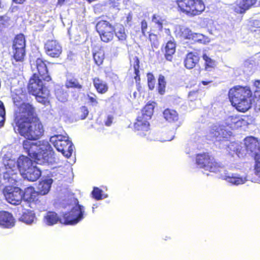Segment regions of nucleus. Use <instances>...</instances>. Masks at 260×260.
<instances>
[{"mask_svg": "<svg viewBox=\"0 0 260 260\" xmlns=\"http://www.w3.org/2000/svg\"><path fill=\"white\" fill-rule=\"evenodd\" d=\"M15 128L18 133L27 139L23 147L31 157L38 164H53L56 162L53 149L47 141H30L39 139L44 134V127L35 114L34 108L29 104H21L16 111Z\"/></svg>", "mask_w": 260, "mask_h": 260, "instance_id": "obj_1", "label": "nucleus"}, {"mask_svg": "<svg viewBox=\"0 0 260 260\" xmlns=\"http://www.w3.org/2000/svg\"><path fill=\"white\" fill-rule=\"evenodd\" d=\"M32 166V160L24 155L20 156L17 161L5 155L0 162V173L2 175L1 181L3 183L10 182L14 184L17 181L18 170L22 175Z\"/></svg>", "mask_w": 260, "mask_h": 260, "instance_id": "obj_2", "label": "nucleus"}, {"mask_svg": "<svg viewBox=\"0 0 260 260\" xmlns=\"http://www.w3.org/2000/svg\"><path fill=\"white\" fill-rule=\"evenodd\" d=\"M230 101L239 111L245 112L251 106L252 92L249 87L236 86L229 91Z\"/></svg>", "mask_w": 260, "mask_h": 260, "instance_id": "obj_3", "label": "nucleus"}, {"mask_svg": "<svg viewBox=\"0 0 260 260\" xmlns=\"http://www.w3.org/2000/svg\"><path fill=\"white\" fill-rule=\"evenodd\" d=\"M42 80L43 79L39 77L37 73H35L29 79L28 90L36 96L38 102L45 104L48 101L49 91L44 86Z\"/></svg>", "mask_w": 260, "mask_h": 260, "instance_id": "obj_4", "label": "nucleus"}, {"mask_svg": "<svg viewBox=\"0 0 260 260\" xmlns=\"http://www.w3.org/2000/svg\"><path fill=\"white\" fill-rule=\"evenodd\" d=\"M178 10L190 17L201 15L205 10L203 0H176Z\"/></svg>", "mask_w": 260, "mask_h": 260, "instance_id": "obj_5", "label": "nucleus"}, {"mask_svg": "<svg viewBox=\"0 0 260 260\" xmlns=\"http://www.w3.org/2000/svg\"><path fill=\"white\" fill-rule=\"evenodd\" d=\"M50 141L53 144L57 151L61 152L68 158L73 152L72 143L66 135H56L51 137Z\"/></svg>", "mask_w": 260, "mask_h": 260, "instance_id": "obj_6", "label": "nucleus"}, {"mask_svg": "<svg viewBox=\"0 0 260 260\" xmlns=\"http://www.w3.org/2000/svg\"><path fill=\"white\" fill-rule=\"evenodd\" d=\"M75 205L72 208L71 211L63 214L60 223L65 224H76L84 218L85 213L83 206L75 202Z\"/></svg>", "mask_w": 260, "mask_h": 260, "instance_id": "obj_7", "label": "nucleus"}, {"mask_svg": "<svg viewBox=\"0 0 260 260\" xmlns=\"http://www.w3.org/2000/svg\"><path fill=\"white\" fill-rule=\"evenodd\" d=\"M2 184L5 185L3 193L6 200L10 204L17 205L20 204L22 200V191L19 187H13L14 184L8 182ZM16 182L14 183L15 184Z\"/></svg>", "mask_w": 260, "mask_h": 260, "instance_id": "obj_8", "label": "nucleus"}, {"mask_svg": "<svg viewBox=\"0 0 260 260\" xmlns=\"http://www.w3.org/2000/svg\"><path fill=\"white\" fill-rule=\"evenodd\" d=\"M196 162L199 167L211 172L220 171L221 169V166L215 161L214 158L207 154L198 155Z\"/></svg>", "mask_w": 260, "mask_h": 260, "instance_id": "obj_9", "label": "nucleus"}, {"mask_svg": "<svg viewBox=\"0 0 260 260\" xmlns=\"http://www.w3.org/2000/svg\"><path fill=\"white\" fill-rule=\"evenodd\" d=\"M96 28L103 42H108L113 39L115 30L113 26L109 22L100 21L96 24Z\"/></svg>", "mask_w": 260, "mask_h": 260, "instance_id": "obj_10", "label": "nucleus"}, {"mask_svg": "<svg viewBox=\"0 0 260 260\" xmlns=\"http://www.w3.org/2000/svg\"><path fill=\"white\" fill-rule=\"evenodd\" d=\"M25 40L24 36L20 34L17 35L13 44L14 58L17 61H22L25 55Z\"/></svg>", "mask_w": 260, "mask_h": 260, "instance_id": "obj_11", "label": "nucleus"}, {"mask_svg": "<svg viewBox=\"0 0 260 260\" xmlns=\"http://www.w3.org/2000/svg\"><path fill=\"white\" fill-rule=\"evenodd\" d=\"M221 177L227 182L234 185H239L245 183L248 179L247 175H241L237 173L225 172Z\"/></svg>", "mask_w": 260, "mask_h": 260, "instance_id": "obj_12", "label": "nucleus"}, {"mask_svg": "<svg viewBox=\"0 0 260 260\" xmlns=\"http://www.w3.org/2000/svg\"><path fill=\"white\" fill-rule=\"evenodd\" d=\"M47 54L52 57H58L62 52V47L56 40H49L45 45Z\"/></svg>", "mask_w": 260, "mask_h": 260, "instance_id": "obj_13", "label": "nucleus"}, {"mask_svg": "<svg viewBox=\"0 0 260 260\" xmlns=\"http://www.w3.org/2000/svg\"><path fill=\"white\" fill-rule=\"evenodd\" d=\"M257 0H237L232 9L237 13L243 14L253 6Z\"/></svg>", "mask_w": 260, "mask_h": 260, "instance_id": "obj_14", "label": "nucleus"}, {"mask_svg": "<svg viewBox=\"0 0 260 260\" xmlns=\"http://www.w3.org/2000/svg\"><path fill=\"white\" fill-rule=\"evenodd\" d=\"M244 141L247 152L252 153L254 157L260 155V144L256 138L248 137L245 139Z\"/></svg>", "mask_w": 260, "mask_h": 260, "instance_id": "obj_15", "label": "nucleus"}, {"mask_svg": "<svg viewBox=\"0 0 260 260\" xmlns=\"http://www.w3.org/2000/svg\"><path fill=\"white\" fill-rule=\"evenodd\" d=\"M15 223V220L10 213L2 211H0V226L4 228H11Z\"/></svg>", "mask_w": 260, "mask_h": 260, "instance_id": "obj_16", "label": "nucleus"}, {"mask_svg": "<svg viewBox=\"0 0 260 260\" xmlns=\"http://www.w3.org/2000/svg\"><path fill=\"white\" fill-rule=\"evenodd\" d=\"M32 68H36L38 72V75L44 80L49 81L51 78L48 75L47 69L46 64L40 58H38L35 63L32 66Z\"/></svg>", "mask_w": 260, "mask_h": 260, "instance_id": "obj_17", "label": "nucleus"}, {"mask_svg": "<svg viewBox=\"0 0 260 260\" xmlns=\"http://www.w3.org/2000/svg\"><path fill=\"white\" fill-rule=\"evenodd\" d=\"M41 174L40 169L34 165L23 173L22 176L29 181H35L40 177Z\"/></svg>", "mask_w": 260, "mask_h": 260, "instance_id": "obj_18", "label": "nucleus"}, {"mask_svg": "<svg viewBox=\"0 0 260 260\" xmlns=\"http://www.w3.org/2000/svg\"><path fill=\"white\" fill-rule=\"evenodd\" d=\"M38 193L32 187H28L22 191V199L28 203H35L38 201Z\"/></svg>", "mask_w": 260, "mask_h": 260, "instance_id": "obj_19", "label": "nucleus"}, {"mask_svg": "<svg viewBox=\"0 0 260 260\" xmlns=\"http://www.w3.org/2000/svg\"><path fill=\"white\" fill-rule=\"evenodd\" d=\"M199 61V57L196 53H188L184 60V66L188 69H193Z\"/></svg>", "mask_w": 260, "mask_h": 260, "instance_id": "obj_20", "label": "nucleus"}, {"mask_svg": "<svg viewBox=\"0 0 260 260\" xmlns=\"http://www.w3.org/2000/svg\"><path fill=\"white\" fill-rule=\"evenodd\" d=\"M53 180L52 179H47L40 181L38 185V193L39 194H47L51 188Z\"/></svg>", "mask_w": 260, "mask_h": 260, "instance_id": "obj_21", "label": "nucleus"}, {"mask_svg": "<svg viewBox=\"0 0 260 260\" xmlns=\"http://www.w3.org/2000/svg\"><path fill=\"white\" fill-rule=\"evenodd\" d=\"M19 220L27 224H31L36 222L37 218L33 211L25 210L20 217Z\"/></svg>", "mask_w": 260, "mask_h": 260, "instance_id": "obj_22", "label": "nucleus"}, {"mask_svg": "<svg viewBox=\"0 0 260 260\" xmlns=\"http://www.w3.org/2000/svg\"><path fill=\"white\" fill-rule=\"evenodd\" d=\"M57 214L54 212H48L43 217L44 223L48 226H52L56 224L58 221L60 222V219Z\"/></svg>", "mask_w": 260, "mask_h": 260, "instance_id": "obj_23", "label": "nucleus"}, {"mask_svg": "<svg viewBox=\"0 0 260 260\" xmlns=\"http://www.w3.org/2000/svg\"><path fill=\"white\" fill-rule=\"evenodd\" d=\"M134 129L137 131H142V134L144 132H148L149 127V123L147 120L144 119L143 117L139 116L137 119L136 122L134 123ZM141 135V133H140Z\"/></svg>", "mask_w": 260, "mask_h": 260, "instance_id": "obj_24", "label": "nucleus"}, {"mask_svg": "<svg viewBox=\"0 0 260 260\" xmlns=\"http://www.w3.org/2000/svg\"><path fill=\"white\" fill-rule=\"evenodd\" d=\"M230 134L228 133L221 127H214V128L210 130L209 133V137L211 139L213 138H219V140H221L220 138H227L228 136H230Z\"/></svg>", "mask_w": 260, "mask_h": 260, "instance_id": "obj_25", "label": "nucleus"}, {"mask_svg": "<svg viewBox=\"0 0 260 260\" xmlns=\"http://www.w3.org/2000/svg\"><path fill=\"white\" fill-rule=\"evenodd\" d=\"M93 84L97 91L100 93H105L108 90V86L107 83L99 78H95L94 79Z\"/></svg>", "mask_w": 260, "mask_h": 260, "instance_id": "obj_26", "label": "nucleus"}, {"mask_svg": "<svg viewBox=\"0 0 260 260\" xmlns=\"http://www.w3.org/2000/svg\"><path fill=\"white\" fill-rule=\"evenodd\" d=\"M176 50V44L174 42L170 41L168 42L165 47V56L167 60L171 61L172 58V55L174 54Z\"/></svg>", "mask_w": 260, "mask_h": 260, "instance_id": "obj_27", "label": "nucleus"}, {"mask_svg": "<svg viewBox=\"0 0 260 260\" xmlns=\"http://www.w3.org/2000/svg\"><path fill=\"white\" fill-rule=\"evenodd\" d=\"M163 114L164 118L169 122L175 121L178 119V113L176 111L172 109H166L164 111Z\"/></svg>", "mask_w": 260, "mask_h": 260, "instance_id": "obj_28", "label": "nucleus"}, {"mask_svg": "<svg viewBox=\"0 0 260 260\" xmlns=\"http://www.w3.org/2000/svg\"><path fill=\"white\" fill-rule=\"evenodd\" d=\"M154 105L152 104H147L142 111V115L140 117L148 121L151 119L154 110Z\"/></svg>", "mask_w": 260, "mask_h": 260, "instance_id": "obj_29", "label": "nucleus"}, {"mask_svg": "<svg viewBox=\"0 0 260 260\" xmlns=\"http://www.w3.org/2000/svg\"><path fill=\"white\" fill-rule=\"evenodd\" d=\"M93 58L95 63L98 66L101 65L105 59V52L102 49H100L93 53Z\"/></svg>", "mask_w": 260, "mask_h": 260, "instance_id": "obj_30", "label": "nucleus"}, {"mask_svg": "<svg viewBox=\"0 0 260 260\" xmlns=\"http://www.w3.org/2000/svg\"><path fill=\"white\" fill-rule=\"evenodd\" d=\"M115 35L120 41H124L126 40V35L125 34V29L121 25L117 26Z\"/></svg>", "mask_w": 260, "mask_h": 260, "instance_id": "obj_31", "label": "nucleus"}, {"mask_svg": "<svg viewBox=\"0 0 260 260\" xmlns=\"http://www.w3.org/2000/svg\"><path fill=\"white\" fill-rule=\"evenodd\" d=\"M158 91L160 94H163L165 92L166 82L165 77L161 75H159L158 79Z\"/></svg>", "mask_w": 260, "mask_h": 260, "instance_id": "obj_32", "label": "nucleus"}, {"mask_svg": "<svg viewBox=\"0 0 260 260\" xmlns=\"http://www.w3.org/2000/svg\"><path fill=\"white\" fill-rule=\"evenodd\" d=\"M57 99L61 102H65L68 100V94L61 89H57L55 91Z\"/></svg>", "mask_w": 260, "mask_h": 260, "instance_id": "obj_33", "label": "nucleus"}, {"mask_svg": "<svg viewBox=\"0 0 260 260\" xmlns=\"http://www.w3.org/2000/svg\"><path fill=\"white\" fill-rule=\"evenodd\" d=\"M152 21L157 25L159 29L162 27V24L165 21V19L158 14H155L153 15Z\"/></svg>", "mask_w": 260, "mask_h": 260, "instance_id": "obj_34", "label": "nucleus"}, {"mask_svg": "<svg viewBox=\"0 0 260 260\" xmlns=\"http://www.w3.org/2000/svg\"><path fill=\"white\" fill-rule=\"evenodd\" d=\"M66 85L67 88H75L77 89H81L82 85H81L78 80L75 79H71L67 81Z\"/></svg>", "mask_w": 260, "mask_h": 260, "instance_id": "obj_35", "label": "nucleus"}, {"mask_svg": "<svg viewBox=\"0 0 260 260\" xmlns=\"http://www.w3.org/2000/svg\"><path fill=\"white\" fill-rule=\"evenodd\" d=\"M102 190L98 187H94L92 192V196L97 200H101L103 198H107V194H102Z\"/></svg>", "mask_w": 260, "mask_h": 260, "instance_id": "obj_36", "label": "nucleus"}, {"mask_svg": "<svg viewBox=\"0 0 260 260\" xmlns=\"http://www.w3.org/2000/svg\"><path fill=\"white\" fill-rule=\"evenodd\" d=\"M253 89L255 97L260 100V80L253 82Z\"/></svg>", "mask_w": 260, "mask_h": 260, "instance_id": "obj_37", "label": "nucleus"}, {"mask_svg": "<svg viewBox=\"0 0 260 260\" xmlns=\"http://www.w3.org/2000/svg\"><path fill=\"white\" fill-rule=\"evenodd\" d=\"M203 58L205 61L206 69L208 68H214L216 66L215 61L210 58L206 54L203 55Z\"/></svg>", "mask_w": 260, "mask_h": 260, "instance_id": "obj_38", "label": "nucleus"}, {"mask_svg": "<svg viewBox=\"0 0 260 260\" xmlns=\"http://www.w3.org/2000/svg\"><path fill=\"white\" fill-rule=\"evenodd\" d=\"M148 86L150 90L154 89L155 84V80L152 74L149 73L147 75Z\"/></svg>", "mask_w": 260, "mask_h": 260, "instance_id": "obj_39", "label": "nucleus"}, {"mask_svg": "<svg viewBox=\"0 0 260 260\" xmlns=\"http://www.w3.org/2000/svg\"><path fill=\"white\" fill-rule=\"evenodd\" d=\"M181 32V36L183 38L186 39H190L193 32L188 28L182 27L180 28Z\"/></svg>", "mask_w": 260, "mask_h": 260, "instance_id": "obj_40", "label": "nucleus"}, {"mask_svg": "<svg viewBox=\"0 0 260 260\" xmlns=\"http://www.w3.org/2000/svg\"><path fill=\"white\" fill-rule=\"evenodd\" d=\"M5 120V109L4 104L0 101V127L4 125Z\"/></svg>", "mask_w": 260, "mask_h": 260, "instance_id": "obj_41", "label": "nucleus"}, {"mask_svg": "<svg viewBox=\"0 0 260 260\" xmlns=\"http://www.w3.org/2000/svg\"><path fill=\"white\" fill-rule=\"evenodd\" d=\"M10 19L6 16H0V30L8 26Z\"/></svg>", "mask_w": 260, "mask_h": 260, "instance_id": "obj_42", "label": "nucleus"}, {"mask_svg": "<svg viewBox=\"0 0 260 260\" xmlns=\"http://www.w3.org/2000/svg\"><path fill=\"white\" fill-rule=\"evenodd\" d=\"M238 117L231 116L227 119V123L232 128H235Z\"/></svg>", "mask_w": 260, "mask_h": 260, "instance_id": "obj_43", "label": "nucleus"}, {"mask_svg": "<svg viewBox=\"0 0 260 260\" xmlns=\"http://www.w3.org/2000/svg\"><path fill=\"white\" fill-rule=\"evenodd\" d=\"M139 60L137 58H136L135 61V64L134 65V71H135V73L136 75L135 77L136 81L140 80V76L139 75Z\"/></svg>", "mask_w": 260, "mask_h": 260, "instance_id": "obj_44", "label": "nucleus"}, {"mask_svg": "<svg viewBox=\"0 0 260 260\" xmlns=\"http://www.w3.org/2000/svg\"><path fill=\"white\" fill-rule=\"evenodd\" d=\"M255 171L256 175L260 178V155L255 157Z\"/></svg>", "mask_w": 260, "mask_h": 260, "instance_id": "obj_45", "label": "nucleus"}, {"mask_svg": "<svg viewBox=\"0 0 260 260\" xmlns=\"http://www.w3.org/2000/svg\"><path fill=\"white\" fill-rule=\"evenodd\" d=\"M239 146L236 143H232L229 147V148H230V149L231 150H233L234 151H235L236 154L238 155V156H240V151H239Z\"/></svg>", "mask_w": 260, "mask_h": 260, "instance_id": "obj_46", "label": "nucleus"}, {"mask_svg": "<svg viewBox=\"0 0 260 260\" xmlns=\"http://www.w3.org/2000/svg\"><path fill=\"white\" fill-rule=\"evenodd\" d=\"M199 37L201 39V40L199 41V42L201 43L206 44L210 42V39L208 37L202 34H201V36H199Z\"/></svg>", "mask_w": 260, "mask_h": 260, "instance_id": "obj_47", "label": "nucleus"}, {"mask_svg": "<svg viewBox=\"0 0 260 260\" xmlns=\"http://www.w3.org/2000/svg\"><path fill=\"white\" fill-rule=\"evenodd\" d=\"M245 122H246L242 118L238 117L235 128L241 127L242 125L245 124Z\"/></svg>", "mask_w": 260, "mask_h": 260, "instance_id": "obj_48", "label": "nucleus"}, {"mask_svg": "<svg viewBox=\"0 0 260 260\" xmlns=\"http://www.w3.org/2000/svg\"><path fill=\"white\" fill-rule=\"evenodd\" d=\"M80 110H81V112L83 114L81 116V118L83 119L85 118L86 117L88 114V110L87 108L86 107H84V106L81 107Z\"/></svg>", "mask_w": 260, "mask_h": 260, "instance_id": "obj_49", "label": "nucleus"}, {"mask_svg": "<svg viewBox=\"0 0 260 260\" xmlns=\"http://www.w3.org/2000/svg\"><path fill=\"white\" fill-rule=\"evenodd\" d=\"M199 36H201V34L193 32L190 40H191L194 42H199V41L201 40V39H200V37H199Z\"/></svg>", "mask_w": 260, "mask_h": 260, "instance_id": "obj_50", "label": "nucleus"}, {"mask_svg": "<svg viewBox=\"0 0 260 260\" xmlns=\"http://www.w3.org/2000/svg\"><path fill=\"white\" fill-rule=\"evenodd\" d=\"M147 28V23L145 20H143L141 22V29L142 32L144 35H145V31Z\"/></svg>", "mask_w": 260, "mask_h": 260, "instance_id": "obj_51", "label": "nucleus"}, {"mask_svg": "<svg viewBox=\"0 0 260 260\" xmlns=\"http://www.w3.org/2000/svg\"><path fill=\"white\" fill-rule=\"evenodd\" d=\"M149 40H150V42H152V44H155V42L157 41L156 35H155L153 34H150L149 35Z\"/></svg>", "mask_w": 260, "mask_h": 260, "instance_id": "obj_52", "label": "nucleus"}, {"mask_svg": "<svg viewBox=\"0 0 260 260\" xmlns=\"http://www.w3.org/2000/svg\"><path fill=\"white\" fill-rule=\"evenodd\" d=\"M88 99L90 102L94 104V105H97L98 104V101L96 99L95 95H94L93 96H91L90 95L88 96Z\"/></svg>", "mask_w": 260, "mask_h": 260, "instance_id": "obj_53", "label": "nucleus"}, {"mask_svg": "<svg viewBox=\"0 0 260 260\" xmlns=\"http://www.w3.org/2000/svg\"><path fill=\"white\" fill-rule=\"evenodd\" d=\"M112 122V118L111 117H108L105 124L107 126H110Z\"/></svg>", "mask_w": 260, "mask_h": 260, "instance_id": "obj_54", "label": "nucleus"}, {"mask_svg": "<svg viewBox=\"0 0 260 260\" xmlns=\"http://www.w3.org/2000/svg\"><path fill=\"white\" fill-rule=\"evenodd\" d=\"M25 0H14V1L18 4H22L23 3Z\"/></svg>", "mask_w": 260, "mask_h": 260, "instance_id": "obj_55", "label": "nucleus"}, {"mask_svg": "<svg viewBox=\"0 0 260 260\" xmlns=\"http://www.w3.org/2000/svg\"><path fill=\"white\" fill-rule=\"evenodd\" d=\"M64 2V0H58V4L59 5H62Z\"/></svg>", "mask_w": 260, "mask_h": 260, "instance_id": "obj_56", "label": "nucleus"}, {"mask_svg": "<svg viewBox=\"0 0 260 260\" xmlns=\"http://www.w3.org/2000/svg\"><path fill=\"white\" fill-rule=\"evenodd\" d=\"M202 84H203V85H207L208 84H209V83H210V82H209V81H202Z\"/></svg>", "mask_w": 260, "mask_h": 260, "instance_id": "obj_57", "label": "nucleus"}, {"mask_svg": "<svg viewBox=\"0 0 260 260\" xmlns=\"http://www.w3.org/2000/svg\"><path fill=\"white\" fill-rule=\"evenodd\" d=\"M132 17L129 15L127 17V21H130L132 20Z\"/></svg>", "mask_w": 260, "mask_h": 260, "instance_id": "obj_58", "label": "nucleus"}, {"mask_svg": "<svg viewBox=\"0 0 260 260\" xmlns=\"http://www.w3.org/2000/svg\"><path fill=\"white\" fill-rule=\"evenodd\" d=\"M137 92L135 91L133 92V96L134 98H137Z\"/></svg>", "mask_w": 260, "mask_h": 260, "instance_id": "obj_59", "label": "nucleus"}, {"mask_svg": "<svg viewBox=\"0 0 260 260\" xmlns=\"http://www.w3.org/2000/svg\"><path fill=\"white\" fill-rule=\"evenodd\" d=\"M173 137H174V136L172 137L170 139L166 140V141H171L173 139Z\"/></svg>", "mask_w": 260, "mask_h": 260, "instance_id": "obj_60", "label": "nucleus"}, {"mask_svg": "<svg viewBox=\"0 0 260 260\" xmlns=\"http://www.w3.org/2000/svg\"><path fill=\"white\" fill-rule=\"evenodd\" d=\"M96 207H97V206H95V205H94L92 207L93 210H94V208H95Z\"/></svg>", "mask_w": 260, "mask_h": 260, "instance_id": "obj_61", "label": "nucleus"}, {"mask_svg": "<svg viewBox=\"0 0 260 260\" xmlns=\"http://www.w3.org/2000/svg\"><path fill=\"white\" fill-rule=\"evenodd\" d=\"M89 2H91L92 1H93L94 0H88Z\"/></svg>", "mask_w": 260, "mask_h": 260, "instance_id": "obj_62", "label": "nucleus"}]
</instances>
